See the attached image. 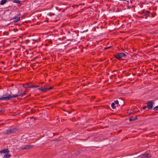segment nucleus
<instances>
[{
	"label": "nucleus",
	"mask_w": 158,
	"mask_h": 158,
	"mask_svg": "<svg viewBox=\"0 0 158 158\" xmlns=\"http://www.w3.org/2000/svg\"><path fill=\"white\" fill-rule=\"evenodd\" d=\"M5 95L3 94L2 96L0 97V101L5 100L8 101L12 100V99L16 98H18L19 96H20L23 97L24 95V94L22 93H20L19 94H15L11 95V93L10 94H7L6 93Z\"/></svg>",
	"instance_id": "nucleus-1"
},
{
	"label": "nucleus",
	"mask_w": 158,
	"mask_h": 158,
	"mask_svg": "<svg viewBox=\"0 0 158 158\" xmlns=\"http://www.w3.org/2000/svg\"><path fill=\"white\" fill-rule=\"evenodd\" d=\"M126 56V55L123 52H118L114 55V57L117 59L118 60H125L126 62L127 61V60L125 59L123 60V59H122V57L123 56Z\"/></svg>",
	"instance_id": "nucleus-2"
},
{
	"label": "nucleus",
	"mask_w": 158,
	"mask_h": 158,
	"mask_svg": "<svg viewBox=\"0 0 158 158\" xmlns=\"http://www.w3.org/2000/svg\"><path fill=\"white\" fill-rule=\"evenodd\" d=\"M23 86L25 88H37L39 86L38 85H30V83H27L26 84H23Z\"/></svg>",
	"instance_id": "nucleus-3"
},
{
	"label": "nucleus",
	"mask_w": 158,
	"mask_h": 158,
	"mask_svg": "<svg viewBox=\"0 0 158 158\" xmlns=\"http://www.w3.org/2000/svg\"><path fill=\"white\" fill-rule=\"evenodd\" d=\"M153 101L152 100L148 102L147 103V107L149 110H152L153 107Z\"/></svg>",
	"instance_id": "nucleus-4"
},
{
	"label": "nucleus",
	"mask_w": 158,
	"mask_h": 158,
	"mask_svg": "<svg viewBox=\"0 0 158 158\" xmlns=\"http://www.w3.org/2000/svg\"><path fill=\"white\" fill-rule=\"evenodd\" d=\"M21 14H19L18 16L15 17L13 18V22L16 23L19 21L20 19Z\"/></svg>",
	"instance_id": "nucleus-5"
},
{
	"label": "nucleus",
	"mask_w": 158,
	"mask_h": 158,
	"mask_svg": "<svg viewBox=\"0 0 158 158\" xmlns=\"http://www.w3.org/2000/svg\"><path fill=\"white\" fill-rule=\"evenodd\" d=\"M47 89L45 86L41 87L38 88V90L43 92H46L47 91Z\"/></svg>",
	"instance_id": "nucleus-6"
},
{
	"label": "nucleus",
	"mask_w": 158,
	"mask_h": 158,
	"mask_svg": "<svg viewBox=\"0 0 158 158\" xmlns=\"http://www.w3.org/2000/svg\"><path fill=\"white\" fill-rule=\"evenodd\" d=\"M9 152V151L8 148L4 149L0 151L1 153H8Z\"/></svg>",
	"instance_id": "nucleus-7"
},
{
	"label": "nucleus",
	"mask_w": 158,
	"mask_h": 158,
	"mask_svg": "<svg viewBox=\"0 0 158 158\" xmlns=\"http://www.w3.org/2000/svg\"><path fill=\"white\" fill-rule=\"evenodd\" d=\"M136 116L135 118L133 116L131 117L129 119V120L130 122H131L132 121H134L136 120L137 119V116Z\"/></svg>",
	"instance_id": "nucleus-8"
},
{
	"label": "nucleus",
	"mask_w": 158,
	"mask_h": 158,
	"mask_svg": "<svg viewBox=\"0 0 158 158\" xmlns=\"http://www.w3.org/2000/svg\"><path fill=\"white\" fill-rule=\"evenodd\" d=\"M11 155L8 154V153H6V154H5L3 156V158H9L10 156Z\"/></svg>",
	"instance_id": "nucleus-9"
},
{
	"label": "nucleus",
	"mask_w": 158,
	"mask_h": 158,
	"mask_svg": "<svg viewBox=\"0 0 158 158\" xmlns=\"http://www.w3.org/2000/svg\"><path fill=\"white\" fill-rule=\"evenodd\" d=\"M141 156H142L145 158H149L150 157L149 156L148 154H142Z\"/></svg>",
	"instance_id": "nucleus-10"
},
{
	"label": "nucleus",
	"mask_w": 158,
	"mask_h": 158,
	"mask_svg": "<svg viewBox=\"0 0 158 158\" xmlns=\"http://www.w3.org/2000/svg\"><path fill=\"white\" fill-rule=\"evenodd\" d=\"M150 14H151V15L152 14V13L151 14L150 12L148 10L146 11L144 15H147V16H146V17H147L148 16H149V15Z\"/></svg>",
	"instance_id": "nucleus-11"
},
{
	"label": "nucleus",
	"mask_w": 158,
	"mask_h": 158,
	"mask_svg": "<svg viewBox=\"0 0 158 158\" xmlns=\"http://www.w3.org/2000/svg\"><path fill=\"white\" fill-rule=\"evenodd\" d=\"M12 133V132H11V129H8V130H6V135H7V134H11Z\"/></svg>",
	"instance_id": "nucleus-12"
},
{
	"label": "nucleus",
	"mask_w": 158,
	"mask_h": 158,
	"mask_svg": "<svg viewBox=\"0 0 158 158\" xmlns=\"http://www.w3.org/2000/svg\"><path fill=\"white\" fill-rule=\"evenodd\" d=\"M7 2V0H2L0 2L1 5H3L5 4Z\"/></svg>",
	"instance_id": "nucleus-13"
},
{
	"label": "nucleus",
	"mask_w": 158,
	"mask_h": 158,
	"mask_svg": "<svg viewBox=\"0 0 158 158\" xmlns=\"http://www.w3.org/2000/svg\"><path fill=\"white\" fill-rule=\"evenodd\" d=\"M17 130L18 129L17 128H14L11 129L12 133H15Z\"/></svg>",
	"instance_id": "nucleus-14"
},
{
	"label": "nucleus",
	"mask_w": 158,
	"mask_h": 158,
	"mask_svg": "<svg viewBox=\"0 0 158 158\" xmlns=\"http://www.w3.org/2000/svg\"><path fill=\"white\" fill-rule=\"evenodd\" d=\"M13 2L17 4H21V2L19 0H14L13 1Z\"/></svg>",
	"instance_id": "nucleus-15"
},
{
	"label": "nucleus",
	"mask_w": 158,
	"mask_h": 158,
	"mask_svg": "<svg viewBox=\"0 0 158 158\" xmlns=\"http://www.w3.org/2000/svg\"><path fill=\"white\" fill-rule=\"evenodd\" d=\"M115 104L114 102L112 103L111 104V106L112 108L113 109H115L116 108V106H115Z\"/></svg>",
	"instance_id": "nucleus-16"
},
{
	"label": "nucleus",
	"mask_w": 158,
	"mask_h": 158,
	"mask_svg": "<svg viewBox=\"0 0 158 158\" xmlns=\"http://www.w3.org/2000/svg\"><path fill=\"white\" fill-rule=\"evenodd\" d=\"M114 103H115V104L116 105V106H119V102L117 100L116 101H114Z\"/></svg>",
	"instance_id": "nucleus-17"
},
{
	"label": "nucleus",
	"mask_w": 158,
	"mask_h": 158,
	"mask_svg": "<svg viewBox=\"0 0 158 158\" xmlns=\"http://www.w3.org/2000/svg\"><path fill=\"white\" fill-rule=\"evenodd\" d=\"M26 147L27 148V149H28V148H31L32 147H33V145H28L26 146Z\"/></svg>",
	"instance_id": "nucleus-18"
},
{
	"label": "nucleus",
	"mask_w": 158,
	"mask_h": 158,
	"mask_svg": "<svg viewBox=\"0 0 158 158\" xmlns=\"http://www.w3.org/2000/svg\"><path fill=\"white\" fill-rule=\"evenodd\" d=\"M19 149L20 150H22L24 149H27V148L26 147V146H25L24 147H20V148Z\"/></svg>",
	"instance_id": "nucleus-19"
},
{
	"label": "nucleus",
	"mask_w": 158,
	"mask_h": 158,
	"mask_svg": "<svg viewBox=\"0 0 158 158\" xmlns=\"http://www.w3.org/2000/svg\"><path fill=\"white\" fill-rule=\"evenodd\" d=\"M81 153V152L80 151H78L77 152H76L74 153V154L75 155L77 156L78 155H79Z\"/></svg>",
	"instance_id": "nucleus-20"
},
{
	"label": "nucleus",
	"mask_w": 158,
	"mask_h": 158,
	"mask_svg": "<svg viewBox=\"0 0 158 158\" xmlns=\"http://www.w3.org/2000/svg\"><path fill=\"white\" fill-rule=\"evenodd\" d=\"M153 110H158V105L157 106H156L154 108H153Z\"/></svg>",
	"instance_id": "nucleus-21"
},
{
	"label": "nucleus",
	"mask_w": 158,
	"mask_h": 158,
	"mask_svg": "<svg viewBox=\"0 0 158 158\" xmlns=\"http://www.w3.org/2000/svg\"><path fill=\"white\" fill-rule=\"evenodd\" d=\"M53 87H53V86H50L49 87H47V89H48L47 91L51 89H52L53 88Z\"/></svg>",
	"instance_id": "nucleus-22"
},
{
	"label": "nucleus",
	"mask_w": 158,
	"mask_h": 158,
	"mask_svg": "<svg viewBox=\"0 0 158 158\" xmlns=\"http://www.w3.org/2000/svg\"><path fill=\"white\" fill-rule=\"evenodd\" d=\"M147 107L146 106H144L142 107V109L143 110H145L147 108Z\"/></svg>",
	"instance_id": "nucleus-23"
},
{
	"label": "nucleus",
	"mask_w": 158,
	"mask_h": 158,
	"mask_svg": "<svg viewBox=\"0 0 158 158\" xmlns=\"http://www.w3.org/2000/svg\"><path fill=\"white\" fill-rule=\"evenodd\" d=\"M95 98V96H93L91 98V100H93Z\"/></svg>",
	"instance_id": "nucleus-24"
},
{
	"label": "nucleus",
	"mask_w": 158,
	"mask_h": 158,
	"mask_svg": "<svg viewBox=\"0 0 158 158\" xmlns=\"http://www.w3.org/2000/svg\"><path fill=\"white\" fill-rule=\"evenodd\" d=\"M32 40L34 41H35V42H36L38 40H35V39H33Z\"/></svg>",
	"instance_id": "nucleus-25"
},
{
	"label": "nucleus",
	"mask_w": 158,
	"mask_h": 158,
	"mask_svg": "<svg viewBox=\"0 0 158 158\" xmlns=\"http://www.w3.org/2000/svg\"><path fill=\"white\" fill-rule=\"evenodd\" d=\"M22 143H23V142H20L19 143V145H23Z\"/></svg>",
	"instance_id": "nucleus-26"
},
{
	"label": "nucleus",
	"mask_w": 158,
	"mask_h": 158,
	"mask_svg": "<svg viewBox=\"0 0 158 158\" xmlns=\"http://www.w3.org/2000/svg\"><path fill=\"white\" fill-rule=\"evenodd\" d=\"M23 94H24V95H26V93H25V92H24L23 93Z\"/></svg>",
	"instance_id": "nucleus-27"
},
{
	"label": "nucleus",
	"mask_w": 158,
	"mask_h": 158,
	"mask_svg": "<svg viewBox=\"0 0 158 158\" xmlns=\"http://www.w3.org/2000/svg\"><path fill=\"white\" fill-rule=\"evenodd\" d=\"M111 47V46H110V47H107V48H110Z\"/></svg>",
	"instance_id": "nucleus-28"
},
{
	"label": "nucleus",
	"mask_w": 158,
	"mask_h": 158,
	"mask_svg": "<svg viewBox=\"0 0 158 158\" xmlns=\"http://www.w3.org/2000/svg\"><path fill=\"white\" fill-rule=\"evenodd\" d=\"M34 118V117H31L30 118H31V119L32 118Z\"/></svg>",
	"instance_id": "nucleus-29"
},
{
	"label": "nucleus",
	"mask_w": 158,
	"mask_h": 158,
	"mask_svg": "<svg viewBox=\"0 0 158 158\" xmlns=\"http://www.w3.org/2000/svg\"><path fill=\"white\" fill-rule=\"evenodd\" d=\"M105 49H107L108 48H107V47H106V48H105Z\"/></svg>",
	"instance_id": "nucleus-30"
},
{
	"label": "nucleus",
	"mask_w": 158,
	"mask_h": 158,
	"mask_svg": "<svg viewBox=\"0 0 158 158\" xmlns=\"http://www.w3.org/2000/svg\"><path fill=\"white\" fill-rule=\"evenodd\" d=\"M2 110H0V112H2Z\"/></svg>",
	"instance_id": "nucleus-31"
},
{
	"label": "nucleus",
	"mask_w": 158,
	"mask_h": 158,
	"mask_svg": "<svg viewBox=\"0 0 158 158\" xmlns=\"http://www.w3.org/2000/svg\"><path fill=\"white\" fill-rule=\"evenodd\" d=\"M121 131V130H120V131H119V132H120Z\"/></svg>",
	"instance_id": "nucleus-32"
},
{
	"label": "nucleus",
	"mask_w": 158,
	"mask_h": 158,
	"mask_svg": "<svg viewBox=\"0 0 158 158\" xmlns=\"http://www.w3.org/2000/svg\"><path fill=\"white\" fill-rule=\"evenodd\" d=\"M157 72H158V71H157Z\"/></svg>",
	"instance_id": "nucleus-33"
}]
</instances>
